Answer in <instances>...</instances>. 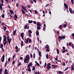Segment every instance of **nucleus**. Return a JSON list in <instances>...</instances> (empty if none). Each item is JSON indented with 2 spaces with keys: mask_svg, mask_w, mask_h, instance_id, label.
I'll return each instance as SVG.
<instances>
[{
  "mask_svg": "<svg viewBox=\"0 0 74 74\" xmlns=\"http://www.w3.org/2000/svg\"><path fill=\"white\" fill-rule=\"evenodd\" d=\"M32 62H31L29 63V64H28V66H27V68H28V71H29V72H31V69H30V68L31 67H30V66H32Z\"/></svg>",
  "mask_w": 74,
  "mask_h": 74,
  "instance_id": "1",
  "label": "nucleus"
},
{
  "mask_svg": "<svg viewBox=\"0 0 74 74\" xmlns=\"http://www.w3.org/2000/svg\"><path fill=\"white\" fill-rule=\"evenodd\" d=\"M65 37L66 36H63V35H62L61 36H59L58 37L59 42H60V40H62L63 39H65Z\"/></svg>",
  "mask_w": 74,
  "mask_h": 74,
  "instance_id": "2",
  "label": "nucleus"
},
{
  "mask_svg": "<svg viewBox=\"0 0 74 74\" xmlns=\"http://www.w3.org/2000/svg\"><path fill=\"white\" fill-rule=\"evenodd\" d=\"M51 64L50 63H48L47 64L46 68L47 69V70H49L51 69Z\"/></svg>",
  "mask_w": 74,
  "mask_h": 74,
  "instance_id": "3",
  "label": "nucleus"
},
{
  "mask_svg": "<svg viewBox=\"0 0 74 74\" xmlns=\"http://www.w3.org/2000/svg\"><path fill=\"white\" fill-rule=\"evenodd\" d=\"M26 58L25 59V62L26 61V60H30V57L29 55H27L26 56Z\"/></svg>",
  "mask_w": 74,
  "mask_h": 74,
  "instance_id": "4",
  "label": "nucleus"
},
{
  "mask_svg": "<svg viewBox=\"0 0 74 74\" xmlns=\"http://www.w3.org/2000/svg\"><path fill=\"white\" fill-rule=\"evenodd\" d=\"M24 34H25L24 33L22 32L20 35V36L21 37L22 39L23 40H24V39L23 38H24Z\"/></svg>",
  "mask_w": 74,
  "mask_h": 74,
  "instance_id": "5",
  "label": "nucleus"
},
{
  "mask_svg": "<svg viewBox=\"0 0 74 74\" xmlns=\"http://www.w3.org/2000/svg\"><path fill=\"white\" fill-rule=\"evenodd\" d=\"M5 58V56L4 55H3L2 57L1 61L2 63H3L4 61V58Z\"/></svg>",
  "mask_w": 74,
  "mask_h": 74,
  "instance_id": "6",
  "label": "nucleus"
},
{
  "mask_svg": "<svg viewBox=\"0 0 74 74\" xmlns=\"http://www.w3.org/2000/svg\"><path fill=\"white\" fill-rule=\"evenodd\" d=\"M69 10L70 13L73 14V10H72V9H71V8L69 7Z\"/></svg>",
  "mask_w": 74,
  "mask_h": 74,
  "instance_id": "7",
  "label": "nucleus"
},
{
  "mask_svg": "<svg viewBox=\"0 0 74 74\" xmlns=\"http://www.w3.org/2000/svg\"><path fill=\"white\" fill-rule=\"evenodd\" d=\"M14 16L15 17H14V19L15 21H16V19H18V17L17 15H16V14H14Z\"/></svg>",
  "mask_w": 74,
  "mask_h": 74,
  "instance_id": "8",
  "label": "nucleus"
},
{
  "mask_svg": "<svg viewBox=\"0 0 74 74\" xmlns=\"http://www.w3.org/2000/svg\"><path fill=\"white\" fill-rule=\"evenodd\" d=\"M7 69H5L4 71L5 73H4V74H8V73L7 72Z\"/></svg>",
  "mask_w": 74,
  "mask_h": 74,
  "instance_id": "9",
  "label": "nucleus"
},
{
  "mask_svg": "<svg viewBox=\"0 0 74 74\" xmlns=\"http://www.w3.org/2000/svg\"><path fill=\"white\" fill-rule=\"evenodd\" d=\"M64 5L65 7L66 8V9H67V10H68V6L67 5V4L64 3Z\"/></svg>",
  "mask_w": 74,
  "mask_h": 74,
  "instance_id": "10",
  "label": "nucleus"
},
{
  "mask_svg": "<svg viewBox=\"0 0 74 74\" xmlns=\"http://www.w3.org/2000/svg\"><path fill=\"white\" fill-rule=\"evenodd\" d=\"M3 37H4V39L3 40V42H4V41H5L6 40V36L3 35Z\"/></svg>",
  "mask_w": 74,
  "mask_h": 74,
  "instance_id": "11",
  "label": "nucleus"
},
{
  "mask_svg": "<svg viewBox=\"0 0 74 74\" xmlns=\"http://www.w3.org/2000/svg\"><path fill=\"white\" fill-rule=\"evenodd\" d=\"M29 38H27V40H25V43H28L29 42Z\"/></svg>",
  "mask_w": 74,
  "mask_h": 74,
  "instance_id": "12",
  "label": "nucleus"
},
{
  "mask_svg": "<svg viewBox=\"0 0 74 74\" xmlns=\"http://www.w3.org/2000/svg\"><path fill=\"white\" fill-rule=\"evenodd\" d=\"M23 41L21 40V47H23Z\"/></svg>",
  "mask_w": 74,
  "mask_h": 74,
  "instance_id": "13",
  "label": "nucleus"
},
{
  "mask_svg": "<svg viewBox=\"0 0 74 74\" xmlns=\"http://www.w3.org/2000/svg\"><path fill=\"white\" fill-rule=\"evenodd\" d=\"M38 54L40 57H41V56H42V55H41V51L39 52Z\"/></svg>",
  "mask_w": 74,
  "mask_h": 74,
  "instance_id": "14",
  "label": "nucleus"
},
{
  "mask_svg": "<svg viewBox=\"0 0 74 74\" xmlns=\"http://www.w3.org/2000/svg\"><path fill=\"white\" fill-rule=\"evenodd\" d=\"M12 39V38H10V39H9L10 40H9V41H8V42L9 45H10V44H11V40Z\"/></svg>",
  "mask_w": 74,
  "mask_h": 74,
  "instance_id": "15",
  "label": "nucleus"
},
{
  "mask_svg": "<svg viewBox=\"0 0 74 74\" xmlns=\"http://www.w3.org/2000/svg\"><path fill=\"white\" fill-rule=\"evenodd\" d=\"M37 26H41V24L40 23H39V22H38L37 23Z\"/></svg>",
  "mask_w": 74,
  "mask_h": 74,
  "instance_id": "16",
  "label": "nucleus"
},
{
  "mask_svg": "<svg viewBox=\"0 0 74 74\" xmlns=\"http://www.w3.org/2000/svg\"><path fill=\"white\" fill-rule=\"evenodd\" d=\"M9 11H10V12L12 13V14H14V11L11 10H9Z\"/></svg>",
  "mask_w": 74,
  "mask_h": 74,
  "instance_id": "17",
  "label": "nucleus"
},
{
  "mask_svg": "<svg viewBox=\"0 0 74 74\" xmlns=\"http://www.w3.org/2000/svg\"><path fill=\"white\" fill-rule=\"evenodd\" d=\"M21 11L23 14H25V11L21 9Z\"/></svg>",
  "mask_w": 74,
  "mask_h": 74,
  "instance_id": "18",
  "label": "nucleus"
},
{
  "mask_svg": "<svg viewBox=\"0 0 74 74\" xmlns=\"http://www.w3.org/2000/svg\"><path fill=\"white\" fill-rule=\"evenodd\" d=\"M16 29L15 30H14L13 32V35L14 36H15V34H16Z\"/></svg>",
  "mask_w": 74,
  "mask_h": 74,
  "instance_id": "19",
  "label": "nucleus"
},
{
  "mask_svg": "<svg viewBox=\"0 0 74 74\" xmlns=\"http://www.w3.org/2000/svg\"><path fill=\"white\" fill-rule=\"evenodd\" d=\"M36 34L37 36H38L39 35V32L38 31V30L36 31Z\"/></svg>",
  "mask_w": 74,
  "mask_h": 74,
  "instance_id": "20",
  "label": "nucleus"
},
{
  "mask_svg": "<svg viewBox=\"0 0 74 74\" xmlns=\"http://www.w3.org/2000/svg\"><path fill=\"white\" fill-rule=\"evenodd\" d=\"M49 48V45H46V47H45V48H47V49Z\"/></svg>",
  "mask_w": 74,
  "mask_h": 74,
  "instance_id": "21",
  "label": "nucleus"
},
{
  "mask_svg": "<svg viewBox=\"0 0 74 74\" xmlns=\"http://www.w3.org/2000/svg\"><path fill=\"white\" fill-rule=\"evenodd\" d=\"M0 48H3V44H1V45H0Z\"/></svg>",
  "mask_w": 74,
  "mask_h": 74,
  "instance_id": "22",
  "label": "nucleus"
},
{
  "mask_svg": "<svg viewBox=\"0 0 74 74\" xmlns=\"http://www.w3.org/2000/svg\"><path fill=\"white\" fill-rule=\"evenodd\" d=\"M37 30H40V29H41V27H40V26H37Z\"/></svg>",
  "mask_w": 74,
  "mask_h": 74,
  "instance_id": "23",
  "label": "nucleus"
},
{
  "mask_svg": "<svg viewBox=\"0 0 74 74\" xmlns=\"http://www.w3.org/2000/svg\"><path fill=\"white\" fill-rule=\"evenodd\" d=\"M74 67H73V66L72 65L71 66V70H74Z\"/></svg>",
  "mask_w": 74,
  "mask_h": 74,
  "instance_id": "24",
  "label": "nucleus"
},
{
  "mask_svg": "<svg viewBox=\"0 0 74 74\" xmlns=\"http://www.w3.org/2000/svg\"><path fill=\"white\" fill-rule=\"evenodd\" d=\"M57 52L58 54H59V49H57Z\"/></svg>",
  "mask_w": 74,
  "mask_h": 74,
  "instance_id": "25",
  "label": "nucleus"
},
{
  "mask_svg": "<svg viewBox=\"0 0 74 74\" xmlns=\"http://www.w3.org/2000/svg\"><path fill=\"white\" fill-rule=\"evenodd\" d=\"M7 40H8V41L10 40V36H7Z\"/></svg>",
  "mask_w": 74,
  "mask_h": 74,
  "instance_id": "26",
  "label": "nucleus"
},
{
  "mask_svg": "<svg viewBox=\"0 0 74 74\" xmlns=\"http://www.w3.org/2000/svg\"><path fill=\"white\" fill-rule=\"evenodd\" d=\"M29 60H26V61H25V60H24V63H27H27H28V61H29Z\"/></svg>",
  "mask_w": 74,
  "mask_h": 74,
  "instance_id": "27",
  "label": "nucleus"
},
{
  "mask_svg": "<svg viewBox=\"0 0 74 74\" xmlns=\"http://www.w3.org/2000/svg\"><path fill=\"white\" fill-rule=\"evenodd\" d=\"M34 11L35 12V14H38V12L36 10H34Z\"/></svg>",
  "mask_w": 74,
  "mask_h": 74,
  "instance_id": "28",
  "label": "nucleus"
},
{
  "mask_svg": "<svg viewBox=\"0 0 74 74\" xmlns=\"http://www.w3.org/2000/svg\"><path fill=\"white\" fill-rule=\"evenodd\" d=\"M32 22H33V21L32 20L31 21H30V20L28 21V23H32Z\"/></svg>",
  "mask_w": 74,
  "mask_h": 74,
  "instance_id": "29",
  "label": "nucleus"
},
{
  "mask_svg": "<svg viewBox=\"0 0 74 74\" xmlns=\"http://www.w3.org/2000/svg\"><path fill=\"white\" fill-rule=\"evenodd\" d=\"M3 29L4 30V32H5L6 30H7V27H6L4 26L3 27Z\"/></svg>",
  "mask_w": 74,
  "mask_h": 74,
  "instance_id": "30",
  "label": "nucleus"
},
{
  "mask_svg": "<svg viewBox=\"0 0 74 74\" xmlns=\"http://www.w3.org/2000/svg\"><path fill=\"white\" fill-rule=\"evenodd\" d=\"M59 28L60 29H62V25H60L59 26Z\"/></svg>",
  "mask_w": 74,
  "mask_h": 74,
  "instance_id": "31",
  "label": "nucleus"
},
{
  "mask_svg": "<svg viewBox=\"0 0 74 74\" xmlns=\"http://www.w3.org/2000/svg\"><path fill=\"white\" fill-rule=\"evenodd\" d=\"M28 33H32V30H29L28 31Z\"/></svg>",
  "mask_w": 74,
  "mask_h": 74,
  "instance_id": "32",
  "label": "nucleus"
},
{
  "mask_svg": "<svg viewBox=\"0 0 74 74\" xmlns=\"http://www.w3.org/2000/svg\"><path fill=\"white\" fill-rule=\"evenodd\" d=\"M21 64H21V63L19 62L18 64V66H21Z\"/></svg>",
  "mask_w": 74,
  "mask_h": 74,
  "instance_id": "33",
  "label": "nucleus"
},
{
  "mask_svg": "<svg viewBox=\"0 0 74 74\" xmlns=\"http://www.w3.org/2000/svg\"><path fill=\"white\" fill-rule=\"evenodd\" d=\"M3 72V69H0V74H1Z\"/></svg>",
  "mask_w": 74,
  "mask_h": 74,
  "instance_id": "34",
  "label": "nucleus"
},
{
  "mask_svg": "<svg viewBox=\"0 0 74 74\" xmlns=\"http://www.w3.org/2000/svg\"><path fill=\"white\" fill-rule=\"evenodd\" d=\"M71 2L72 3V4L73 5L74 4V0H71Z\"/></svg>",
  "mask_w": 74,
  "mask_h": 74,
  "instance_id": "35",
  "label": "nucleus"
},
{
  "mask_svg": "<svg viewBox=\"0 0 74 74\" xmlns=\"http://www.w3.org/2000/svg\"><path fill=\"white\" fill-rule=\"evenodd\" d=\"M36 68H35V67L34 66L32 68V71H34V70H35Z\"/></svg>",
  "mask_w": 74,
  "mask_h": 74,
  "instance_id": "36",
  "label": "nucleus"
},
{
  "mask_svg": "<svg viewBox=\"0 0 74 74\" xmlns=\"http://www.w3.org/2000/svg\"><path fill=\"white\" fill-rule=\"evenodd\" d=\"M0 8L2 11L3 10V7H2V6L1 5H0Z\"/></svg>",
  "mask_w": 74,
  "mask_h": 74,
  "instance_id": "37",
  "label": "nucleus"
},
{
  "mask_svg": "<svg viewBox=\"0 0 74 74\" xmlns=\"http://www.w3.org/2000/svg\"><path fill=\"white\" fill-rule=\"evenodd\" d=\"M58 73H60V74H63L64 73V72H62V71H59L58 72Z\"/></svg>",
  "mask_w": 74,
  "mask_h": 74,
  "instance_id": "38",
  "label": "nucleus"
},
{
  "mask_svg": "<svg viewBox=\"0 0 74 74\" xmlns=\"http://www.w3.org/2000/svg\"><path fill=\"white\" fill-rule=\"evenodd\" d=\"M35 57H36V54L35 53H34L33 54V58L34 59H35Z\"/></svg>",
  "mask_w": 74,
  "mask_h": 74,
  "instance_id": "39",
  "label": "nucleus"
},
{
  "mask_svg": "<svg viewBox=\"0 0 74 74\" xmlns=\"http://www.w3.org/2000/svg\"><path fill=\"white\" fill-rule=\"evenodd\" d=\"M46 58L47 59H48L49 58V57H48V54H47L46 55Z\"/></svg>",
  "mask_w": 74,
  "mask_h": 74,
  "instance_id": "40",
  "label": "nucleus"
},
{
  "mask_svg": "<svg viewBox=\"0 0 74 74\" xmlns=\"http://www.w3.org/2000/svg\"><path fill=\"white\" fill-rule=\"evenodd\" d=\"M28 36H29V37H32V35L30 33H29Z\"/></svg>",
  "mask_w": 74,
  "mask_h": 74,
  "instance_id": "41",
  "label": "nucleus"
},
{
  "mask_svg": "<svg viewBox=\"0 0 74 74\" xmlns=\"http://www.w3.org/2000/svg\"><path fill=\"white\" fill-rule=\"evenodd\" d=\"M6 43H7V41H5V42H3V44L5 45H6Z\"/></svg>",
  "mask_w": 74,
  "mask_h": 74,
  "instance_id": "42",
  "label": "nucleus"
},
{
  "mask_svg": "<svg viewBox=\"0 0 74 74\" xmlns=\"http://www.w3.org/2000/svg\"><path fill=\"white\" fill-rule=\"evenodd\" d=\"M46 51V52H49V48L47 49Z\"/></svg>",
  "mask_w": 74,
  "mask_h": 74,
  "instance_id": "43",
  "label": "nucleus"
},
{
  "mask_svg": "<svg viewBox=\"0 0 74 74\" xmlns=\"http://www.w3.org/2000/svg\"><path fill=\"white\" fill-rule=\"evenodd\" d=\"M46 66H47V63L45 62L44 65V68H45Z\"/></svg>",
  "mask_w": 74,
  "mask_h": 74,
  "instance_id": "44",
  "label": "nucleus"
},
{
  "mask_svg": "<svg viewBox=\"0 0 74 74\" xmlns=\"http://www.w3.org/2000/svg\"><path fill=\"white\" fill-rule=\"evenodd\" d=\"M22 8L25 10V9H26V8L25 7L22 6Z\"/></svg>",
  "mask_w": 74,
  "mask_h": 74,
  "instance_id": "45",
  "label": "nucleus"
},
{
  "mask_svg": "<svg viewBox=\"0 0 74 74\" xmlns=\"http://www.w3.org/2000/svg\"><path fill=\"white\" fill-rule=\"evenodd\" d=\"M29 43L31 42H32V39H29Z\"/></svg>",
  "mask_w": 74,
  "mask_h": 74,
  "instance_id": "46",
  "label": "nucleus"
},
{
  "mask_svg": "<svg viewBox=\"0 0 74 74\" xmlns=\"http://www.w3.org/2000/svg\"><path fill=\"white\" fill-rule=\"evenodd\" d=\"M30 55L31 58H33V55H32V54L30 53Z\"/></svg>",
  "mask_w": 74,
  "mask_h": 74,
  "instance_id": "47",
  "label": "nucleus"
},
{
  "mask_svg": "<svg viewBox=\"0 0 74 74\" xmlns=\"http://www.w3.org/2000/svg\"><path fill=\"white\" fill-rule=\"evenodd\" d=\"M2 18H4V14L2 15Z\"/></svg>",
  "mask_w": 74,
  "mask_h": 74,
  "instance_id": "48",
  "label": "nucleus"
},
{
  "mask_svg": "<svg viewBox=\"0 0 74 74\" xmlns=\"http://www.w3.org/2000/svg\"><path fill=\"white\" fill-rule=\"evenodd\" d=\"M15 56H16V54H15L12 57V58L14 59H15V57H16Z\"/></svg>",
  "mask_w": 74,
  "mask_h": 74,
  "instance_id": "49",
  "label": "nucleus"
},
{
  "mask_svg": "<svg viewBox=\"0 0 74 74\" xmlns=\"http://www.w3.org/2000/svg\"><path fill=\"white\" fill-rule=\"evenodd\" d=\"M56 67H58V66L56 65H54L53 67V69H55V68H56Z\"/></svg>",
  "mask_w": 74,
  "mask_h": 74,
  "instance_id": "50",
  "label": "nucleus"
},
{
  "mask_svg": "<svg viewBox=\"0 0 74 74\" xmlns=\"http://www.w3.org/2000/svg\"><path fill=\"white\" fill-rule=\"evenodd\" d=\"M30 3H31V4H33V0L31 1H30Z\"/></svg>",
  "mask_w": 74,
  "mask_h": 74,
  "instance_id": "51",
  "label": "nucleus"
},
{
  "mask_svg": "<svg viewBox=\"0 0 74 74\" xmlns=\"http://www.w3.org/2000/svg\"><path fill=\"white\" fill-rule=\"evenodd\" d=\"M71 47H72V49H73L74 47V46H73V44L71 45Z\"/></svg>",
  "mask_w": 74,
  "mask_h": 74,
  "instance_id": "52",
  "label": "nucleus"
},
{
  "mask_svg": "<svg viewBox=\"0 0 74 74\" xmlns=\"http://www.w3.org/2000/svg\"><path fill=\"white\" fill-rule=\"evenodd\" d=\"M7 65V62H6V63H5V64L4 66L5 67H6Z\"/></svg>",
  "mask_w": 74,
  "mask_h": 74,
  "instance_id": "53",
  "label": "nucleus"
},
{
  "mask_svg": "<svg viewBox=\"0 0 74 74\" xmlns=\"http://www.w3.org/2000/svg\"><path fill=\"white\" fill-rule=\"evenodd\" d=\"M36 65L37 66H40V64L38 63H36Z\"/></svg>",
  "mask_w": 74,
  "mask_h": 74,
  "instance_id": "54",
  "label": "nucleus"
},
{
  "mask_svg": "<svg viewBox=\"0 0 74 74\" xmlns=\"http://www.w3.org/2000/svg\"><path fill=\"white\" fill-rule=\"evenodd\" d=\"M15 48L17 50L18 49V46H16Z\"/></svg>",
  "mask_w": 74,
  "mask_h": 74,
  "instance_id": "55",
  "label": "nucleus"
},
{
  "mask_svg": "<svg viewBox=\"0 0 74 74\" xmlns=\"http://www.w3.org/2000/svg\"><path fill=\"white\" fill-rule=\"evenodd\" d=\"M0 5H1V6H3V5H4V4L2 3H1Z\"/></svg>",
  "mask_w": 74,
  "mask_h": 74,
  "instance_id": "56",
  "label": "nucleus"
},
{
  "mask_svg": "<svg viewBox=\"0 0 74 74\" xmlns=\"http://www.w3.org/2000/svg\"><path fill=\"white\" fill-rule=\"evenodd\" d=\"M27 27V25H25V27H24L25 29H26V28Z\"/></svg>",
  "mask_w": 74,
  "mask_h": 74,
  "instance_id": "57",
  "label": "nucleus"
},
{
  "mask_svg": "<svg viewBox=\"0 0 74 74\" xmlns=\"http://www.w3.org/2000/svg\"><path fill=\"white\" fill-rule=\"evenodd\" d=\"M63 66H66V64H65V62H63Z\"/></svg>",
  "mask_w": 74,
  "mask_h": 74,
  "instance_id": "58",
  "label": "nucleus"
},
{
  "mask_svg": "<svg viewBox=\"0 0 74 74\" xmlns=\"http://www.w3.org/2000/svg\"><path fill=\"white\" fill-rule=\"evenodd\" d=\"M10 60H11V59H10V58H9L8 59V62H10Z\"/></svg>",
  "mask_w": 74,
  "mask_h": 74,
  "instance_id": "59",
  "label": "nucleus"
},
{
  "mask_svg": "<svg viewBox=\"0 0 74 74\" xmlns=\"http://www.w3.org/2000/svg\"><path fill=\"white\" fill-rule=\"evenodd\" d=\"M63 27H67V25L65 24L64 25H63Z\"/></svg>",
  "mask_w": 74,
  "mask_h": 74,
  "instance_id": "60",
  "label": "nucleus"
},
{
  "mask_svg": "<svg viewBox=\"0 0 74 74\" xmlns=\"http://www.w3.org/2000/svg\"><path fill=\"white\" fill-rule=\"evenodd\" d=\"M15 62V61H14L12 62V64H14Z\"/></svg>",
  "mask_w": 74,
  "mask_h": 74,
  "instance_id": "61",
  "label": "nucleus"
},
{
  "mask_svg": "<svg viewBox=\"0 0 74 74\" xmlns=\"http://www.w3.org/2000/svg\"><path fill=\"white\" fill-rule=\"evenodd\" d=\"M62 49L63 50H65V49H66V48L65 47H62Z\"/></svg>",
  "mask_w": 74,
  "mask_h": 74,
  "instance_id": "62",
  "label": "nucleus"
},
{
  "mask_svg": "<svg viewBox=\"0 0 74 74\" xmlns=\"http://www.w3.org/2000/svg\"><path fill=\"white\" fill-rule=\"evenodd\" d=\"M49 13L50 15L51 14V12L50 10L49 11Z\"/></svg>",
  "mask_w": 74,
  "mask_h": 74,
  "instance_id": "63",
  "label": "nucleus"
},
{
  "mask_svg": "<svg viewBox=\"0 0 74 74\" xmlns=\"http://www.w3.org/2000/svg\"><path fill=\"white\" fill-rule=\"evenodd\" d=\"M69 45L70 46V47H71V42H70L69 43Z\"/></svg>",
  "mask_w": 74,
  "mask_h": 74,
  "instance_id": "64",
  "label": "nucleus"
}]
</instances>
